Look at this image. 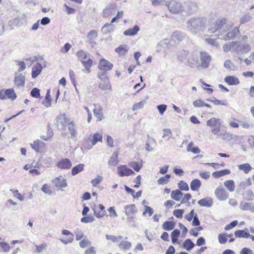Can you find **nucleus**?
I'll list each match as a JSON object with an SVG mask.
<instances>
[{"instance_id": "obj_1", "label": "nucleus", "mask_w": 254, "mask_h": 254, "mask_svg": "<svg viewBox=\"0 0 254 254\" xmlns=\"http://www.w3.org/2000/svg\"><path fill=\"white\" fill-rule=\"evenodd\" d=\"M206 19L203 17H193L186 22V29L190 32L196 34L205 28Z\"/></svg>"}, {"instance_id": "obj_2", "label": "nucleus", "mask_w": 254, "mask_h": 254, "mask_svg": "<svg viewBox=\"0 0 254 254\" xmlns=\"http://www.w3.org/2000/svg\"><path fill=\"white\" fill-rule=\"evenodd\" d=\"M166 5L172 13L179 14L183 11V4L178 0H171L166 2Z\"/></svg>"}, {"instance_id": "obj_3", "label": "nucleus", "mask_w": 254, "mask_h": 254, "mask_svg": "<svg viewBox=\"0 0 254 254\" xmlns=\"http://www.w3.org/2000/svg\"><path fill=\"white\" fill-rule=\"evenodd\" d=\"M183 11L187 15H191L196 13L198 10V5L194 1H188L183 4Z\"/></svg>"}, {"instance_id": "obj_4", "label": "nucleus", "mask_w": 254, "mask_h": 254, "mask_svg": "<svg viewBox=\"0 0 254 254\" xmlns=\"http://www.w3.org/2000/svg\"><path fill=\"white\" fill-rule=\"evenodd\" d=\"M221 124V120L216 118H212L206 122V125L212 128L211 132L214 134H217L220 132Z\"/></svg>"}, {"instance_id": "obj_5", "label": "nucleus", "mask_w": 254, "mask_h": 254, "mask_svg": "<svg viewBox=\"0 0 254 254\" xmlns=\"http://www.w3.org/2000/svg\"><path fill=\"white\" fill-rule=\"evenodd\" d=\"M16 97V94L13 88L0 90V99L1 100L9 99L11 101H14Z\"/></svg>"}, {"instance_id": "obj_6", "label": "nucleus", "mask_w": 254, "mask_h": 254, "mask_svg": "<svg viewBox=\"0 0 254 254\" xmlns=\"http://www.w3.org/2000/svg\"><path fill=\"white\" fill-rule=\"evenodd\" d=\"M227 19L222 18L217 19L208 28V32L209 33H214L221 29L227 23Z\"/></svg>"}, {"instance_id": "obj_7", "label": "nucleus", "mask_w": 254, "mask_h": 254, "mask_svg": "<svg viewBox=\"0 0 254 254\" xmlns=\"http://www.w3.org/2000/svg\"><path fill=\"white\" fill-rule=\"evenodd\" d=\"M62 234L65 237H64L60 239L61 241L65 245L69 243H71L73 241L74 235L67 230H63L62 231Z\"/></svg>"}, {"instance_id": "obj_8", "label": "nucleus", "mask_w": 254, "mask_h": 254, "mask_svg": "<svg viewBox=\"0 0 254 254\" xmlns=\"http://www.w3.org/2000/svg\"><path fill=\"white\" fill-rule=\"evenodd\" d=\"M239 29L238 27H235L229 32H228L225 35H221V37L220 39L224 40V41H229L231 39H234L235 38L236 35L239 33Z\"/></svg>"}, {"instance_id": "obj_9", "label": "nucleus", "mask_w": 254, "mask_h": 254, "mask_svg": "<svg viewBox=\"0 0 254 254\" xmlns=\"http://www.w3.org/2000/svg\"><path fill=\"white\" fill-rule=\"evenodd\" d=\"M215 194L216 197L221 201L225 200L229 197L228 192L221 187H219L216 189Z\"/></svg>"}, {"instance_id": "obj_10", "label": "nucleus", "mask_w": 254, "mask_h": 254, "mask_svg": "<svg viewBox=\"0 0 254 254\" xmlns=\"http://www.w3.org/2000/svg\"><path fill=\"white\" fill-rule=\"evenodd\" d=\"M200 55L201 66L203 68L208 67L211 60V56L205 52H201Z\"/></svg>"}, {"instance_id": "obj_11", "label": "nucleus", "mask_w": 254, "mask_h": 254, "mask_svg": "<svg viewBox=\"0 0 254 254\" xmlns=\"http://www.w3.org/2000/svg\"><path fill=\"white\" fill-rule=\"evenodd\" d=\"M33 149L37 152H42L45 150L46 144L41 140L37 139L31 144Z\"/></svg>"}, {"instance_id": "obj_12", "label": "nucleus", "mask_w": 254, "mask_h": 254, "mask_svg": "<svg viewBox=\"0 0 254 254\" xmlns=\"http://www.w3.org/2000/svg\"><path fill=\"white\" fill-rule=\"evenodd\" d=\"M52 182L58 189H62L67 186L66 181L62 176L55 178Z\"/></svg>"}, {"instance_id": "obj_13", "label": "nucleus", "mask_w": 254, "mask_h": 254, "mask_svg": "<svg viewBox=\"0 0 254 254\" xmlns=\"http://www.w3.org/2000/svg\"><path fill=\"white\" fill-rule=\"evenodd\" d=\"M118 173L121 177L129 176L135 174L131 169L125 165L120 166L118 168Z\"/></svg>"}, {"instance_id": "obj_14", "label": "nucleus", "mask_w": 254, "mask_h": 254, "mask_svg": "<svg viewBox=\"0 0 254 254\" xmlns=\"http://www.w3.org/2000/svg\"><path fill=\"white\" fill-rule=\"evenodd\" d=\"M251 50V47L248 43H245L242 45L240 44V42H238V44L236 48V53L244 54L247 53Z\"/></svg>"}, {"instance_id": "obj_15", "label": "nucleus", "mask_w": 254, "mask_h": 254, "mask_svg": "<svg viewBox=\"0 0 254 254\" xmlns=\"http://www.w3.org/2000/svg\"><path fill=\"white\" fill-rule=\"evenodd\" d=\"M71 166V162L68 158L62 159L57 164V167L61 169H69Z\"/></svg>"}, {"instance_id": "obj_16", "label": "nucleus", "mask_w": 254, "mask_h": 254, "mask_svg": "<svg viewBox=\"0 0 254 254\" xmlns=\"http://www.w3.org/2000/svg\"><path fill=\"white\" fill-rule=\"evenodd\" d=\"M93 210L95 215L97 217H102L105 215V208L102 204L95 205Z\"/></svg>"}, {"instance_id": "obj_17", "label": "nucleus", "mask_w": 254, "mask_h": 254, "mask_svg": "<svg viewBox=\"0 0 254 254\" xmlns=\"http://www.w3.org/2000/svg\"><path fill=\"white\" fill-rule=\"evenodd\" d=\"M237 44L238 42L237 41H233L226 43L223 46V51L226 53L230 51H235L236 52Z\"/></svg>"}, {"instance_id": "obj_18", "label": "nucleus", "mask_w": 254, "mask_h": 254, "mask_svg": "<svg viewBox=\"0 0 254 254\" xmlns=\"http://www.w3.org/2000/svg\"><path fill=\"white\" fill-rule=\"evenodd\" d=\"M25 77L21 73L16 74L14 79V84L17 87L24 86L25 84Z\"/></svg>"}, {"instance_id": "obj_19", "label": "nucleus", "mask_w": 254, "mask_h": 254, "mask_svg": "<svg viewBox=\"0 0 254 254\" xmlns=\"http://www.w3.org/2000/svg\"><path fill=\"white\" fill-rule=\"evenodd\" d=\"M224 81L229 85H236L240 83L238 77L232 75L226 76L224 78Z\"/></svg>"}, {"instance_id": "obj_20", "label": "nucleus", "mask_w": 254, "mask_h": 254, "mask_svg": "<svg viewBox=\"0 0 254 254\" xmlns=\"http://www.w3.org/2000/svg\"><path fill=\"white\" fill-rule=\"evenodd\" d=\"M102 135L100 133H95L92 136H90L89 141L91 143V145H95L98 142H102Z\"/></svg>"}, {"instance_id": "obj_21", "label": "nucleus", "mask_w": 254, "mask_h": 254, "mask_svg": "<svg viewBox=\"0 0 254 254\" xmlns=\"http://www.w3.org/2000/svg\"><path fill=\"white\" fill-rule=\"evenodd\" d=\"M198 203L201 206L210 207L213 205V200L211 197H207L199 200Z\"/></svg>"}, {"instance_id": "obj_22", "label": "nucleus", "mask_w": 254, "mask_h": 254, "mask_svg": "<svg viewBox=\"0 0 254 254\" xmlns=\"http://www.w3.org/2000/svg\"><path fill=\"white\" fill-rule=\"evenodd\" d=\"M185 37L184 34L180 31L174 32L171 36L172 41L175 43H179L183 40Z\"/></svg>"}, {"instance_id": "obj_23", "label": "nucleus", "mask_w": 254, "mask_h": 254, "mask_svg": "<svg viewBox=\"0 0 254 254\" xmlns=\"http://www.w3.org/2000/svg\"><path fill=\"white\" fill-rule=\"evenodd\" d=\"M129 50V47L127 45H121L119 47L115 49V51L120 56H125Z\"/></svg>"}, {"instance_id": "obj_24", "label": "nucleus", "mask_w": 254, "mask_h": 254, "mask_svg": "<svg viewBox=\"0 0 254 254\" xmlns=\"http://www.w3.org/2000/svg\"><path fill=\"white\" fill-rule=\"evenodd\" d=\"M140 28L138 26L135 25L132 28H129L124 31V34L126 36H132L137 34Z\"/></svg>"}, {"instance_id": "obj_25", "label": "nucleus", "mask_w": 254, "mask_h": 254, "mask_svg": "<svg viewBox=\"0 0 254 254\" xmlns=\"http://www.w3.org/2000/svg\"><path fill=\"white\" fill-rule=\"evenodd\" d=\"M42 66L41 64L37 63L33 66L32 69V76L33 78L36 77L41 72Z\"/></svg>"}, {"instance_id": "obj_26", "label": "nucleus", "mask_w": 254, "mask_h": 254, "mask_svg": "<svg viewBox=\"0 0 254 254\" xmlns=\"http://www.w3.org/2000/svg\"><path fill=\"white\" fill-rule=\"evenodd\" d=\"M52 97L50 94V90L48 89L47 91L45 99L42 102V104L47 108L51 106Z\"/></svg>"}, {"instance_id": "obj_27", "label": "nucleus", "mask_w": 254, "mask_h": 254, "mask_svg": "<svg viewBox=\"0 0 254 254\" xmlns=\"http://www.w3.org/2000/svg\"><path fill=\"white\" fill-rule=\"evenodd\" d=\"M125 210L126 215L127 216L132 215L134 214L137 211L135 205L134 204L126 205L125 207Z\"/></svg>"}, {"instance_id": "obj_28", "label": "nucleus", "mask_w": 254, "mask_h": 254, "mask_svg": "<svg viewBox=\"0 0 254 254\" xmlns=\"http://www.w3.org/2000/svg\"><path fill=\"white\" fill-rule=\"evenodd\" d=\"M231 173V171L229 169H224L220 171L214 172L212 173V176L214 178H219L221 177L224 176L226 175H229Z\"/></svg>"}, {"instance_id": "obj_29", "label": "nucleus", "mask_w": 254, "mask_h": 254, "mask_svg": "<svg viewBox=\"0 0 254 254\" xmlns=\"http://www.w3.org/2000/svg\"><path fill=\"white\" fill-rule=\"evenodd\" d=\"M201 185L199 180L195 179L193 180L190 184V189L192 191H197Z\"/></svg>"}, {"instance_id": "obj_30", "label": "nucleus", "mask_w": 254, "mask_h": 254, "mask_svg": "<svg viewBox=\"0 0 254 254\" xmlns=\"http://www.w3.org/2000/svg\"><path fill=\"white\" fill-rule=\"evenodd\" d=\"M183 195V193L179 190H173L171 193V197L172 199L176 200H180Z\"/></svg>"}, {"instance_id": "obj_31", "label": "nucleus", "mask_w": 254, "mask_h": 254, "mask_svg": "<svg viewBox=\"0 0 254 254\" xmlns=\"http://www.w3.org/2000/svg\"><path fill=\"white\" fill-rule=\"evenodd\" d=\"M240 208L243 210H250L252 212H254V205L251 203L244 202L241 203Z\"/></svg>"}, {"instance_id": "obj_32", "label": "nucleus", "mask_w": 254, "mask_h": 254, "mask_svg": "<svg viewBox=\"0 0 254 254\" xmlns=\"http://www.w3.org/2000/svg\"><path fill=\"white\" fill-rule=\"evenodd\" d=\"M224 186L230 192H233L235 189V185L234 182L232 180L226 181L224 183Z\"/></svg>"}, {"instance_id": "obj_33", "label": "nucleus", "mask_w": 254, "mask_h": 254, "mask_svg": "<svg viewBox=\"0 0 254 254\" xmlns=\"http://www.w3.org/2000/svg\"><path fill=\"white\" fill-rule=\"evenodd\" d=\"M233 236V235L232 234L229 235L226 233L220 234L218 237L219 243L221 244H224L227 241V237H232Z\"/></svg>"}, {"instance_id": "obj_34", "label": "nucleus", "mask_w": 254, "mask_h": 254, "mask_svg": "<svg viewBox=\"0 0 254 254\" xmlns=\"http://www.w3.org/2000/svg\"><path fill=\"white\" fill-rule=\"evenodd\" d=\"M98 67L100 69L103 70H107L110 69L109 62L104 59L100 60Z\"/></svg>"}, {"instance_id": "obj_35", "label": "nucleus", "mask_w": 254, "mask_h": 254, "mask_svg": "<svg viewBox=\"0 0 254 254\" xmlns=\"http://www.w3.org/2000/svg\"><path fill=\"white\" fill-rule=\"evenodd\" d=\"M235 236L236 238H248L250 237V235L249 232L242 230L236 231L235 232Z\"/></svg>"}, {"instance_id": "obj_36", "label": "nucleus", "mask_w": 254, "mask_h": 254, "mask_svg": "<svg viewBox=\"0 0 254 254\" xmlns=\"http://www.w3.org/2000/svg\"><path fill=\"white\" fill-rule=\"evenodd\" d=\"M252 19V15L250 13L243 15L240 18V24H244L249 22Z\"/></svg>"}, {"instance_id": "obj_37", "label": "nucleus", "mask_w": 254, "mask_h": 254, "mask_svg": "<svg viewBox=\"0 0 254 254\" xmlns=\"http://www.w3.org/2000/svg\"><path fill=\"white\" fill-rule=\"evenodd\" d=\"M175 224L173 221H166L162 225V228L166 231H171L175 228Z\"/></svg>"}, {"instance_id": "obj_38", "label": "nucleus", "mask_w": 254, "mask_h": 254, "mask_svg": "<svg viewBox=\"0 0 254 254\" xmlns=\"http://www.w3.org/2000/svg\"><path fill=\"white\" fill-rule=\"evenodd\" d=\"M238 168L239 170L243 171L245 174L249 173L252 170V167L248 163L238 165Z\"/></svg>"}, {"instance_id": "obj_39", "label": "nucleus", "mask_w": 254, "mask_h": 254, "mask_svg": "<svg viewBox=\"0 0 254 254\" xmlns=\"http://www.w3.org/2000/svg\"><path fill=\"white\" fill-rule=\"evenodd\" d=\"M129 166L132 168L135 171L139 172L142 167V162L140 161L138 162H130L128 163Z\"/></svg>"}, {"instance_id": "obj_40", "label": "nucleus", "mask_w": 254, "mask_h": 254, "mask_svg": "<svg viewBox=\"0 0 254 254\" xmlns=\"http://www.w3.org/2000/svg\"><path fill=\"white\" fill-rule=\"evenodd\" d=\"M84 167V165L83 164H79L74 166L71 170V174L73 176L77 175L83 170Z\"/></svg>"}, {"instance_id": "obj_41", "label": "nucleus", "mask_w": 254, "mask_h": 254, "mask_svg": "<svg viewBox=\"0 0 254 254\" xmlns=\"http://www.w3.org/2000/svg\"><path fill=\"white\" fill-rule=\"evenodd\" d=\"M93 64V61L91 59H88L82 63V65L85 68V69L88 73L90 72V68L92 66Z\"/></svg>"}, {"instance_id": "obj_42", "label": "nucleus", "mask_w": 254, "mask_h": 254, "mask_svg": "<svg viewBox=\"0 0 254 254\" xmlns=\"http://www.w3.org/2000/svg\"><path fill=\"white\" fill-rule=\"evenodd\" d=\"M76 56L78 59L81 62L87 60V54L83 51L80 50L76 53Z\"/></svg>"}, {"instance_id": "obj_43", "label": "nucleus", "mask_w": 254, "mask_h": 254, "mask_svg": "<svg viewBox=\"0 0 254 254\" xmlns=\"http://www.w3.org/2000/svg\"><path fill=\"white\" fill-rule=\"evenodd\" d=\"M193 142L192 141L190 142L188 144L187 148V150L188 152H191L193 154H198L200 152V150L197 147H192L193 146Z\"/></svg>"}, {"instance_id": "obj_44", "label": "nucleus", "mask_w": 254, "mask_h": 254, "mask_svg": "<svg viewBox=\"0 0 254 254\" xmlns=\"http://www.w3.org/2000/svg\"><path fill=\"white\" fill-rule=\"evenodd\" d=\"M183 247L187 251H190L194 247V244L190 239H188L183 243Z\"/></svg>"}, {"instance_id": "obj_45", "label": "nucleus", "mask_w": 254, "mask_h": 254, "mask_svg": "<svg viewBox=\"0 0 254 254\" xmlns=\"http://www.w3.org/2000/svg\"><path fill=\"white\" fill-rule=\"evenodd\" d=\"M224 66L230 70H235L237 69V66L230 60H226L224 63Z\"/></svg>"}, {"instance_id": "obj_46", "label": "nucleus", "mask_w": 254, "mask_h": 254, "mask_svg": "<svg viewBox=\"0 0 254 254\" xmlns=\"http://www.w3.org/2000/svg\"><path fill=\"white\" fill-rule=\"evenodd\" d=\"M189 55V52L186 50L181 51L178 55L179 61L181 62H184L187 59Z\"/></svg>"}, {"instance_id": "obj_47", "label": "nucleus", "mask_w": 254, "mask_h": 254, "mask_svg": "<svg viewBox=\"0 0 254 254\" xmlns=\"http://www.w3.org/2000/svg\"><path fill=\"white\" fill-rule=\"evenodd\" d=\"M119 248L123 250H128L131 247V243L126 241H122L119 245Z\"/></svg>"}, {"instance_id": "obj_48", "label": "nucleus", "mask_w": 254, "mask_h": 254, "mask_svg": "<svg viewBox=\"0 0 254 254\" xmlns=\"http://www.w3.org/2000/svg\"><path fill=\"white\" fill-rule=\"evenodd\" d=\"M180 231L178 229H175L171 233V239L172 242L173 244L175 243L177 241L178 238L180 236Z\"/></svg>"}, {"instance_id": "obj_49", "label": "nucleus", "mask_w": 254, "mask_h": 254, "mask_svg": "<svg viewBox=\"0 0 254 254\" xmlns=\"http://www.w3.org/2000/svg\"><path fill=\"white\" fill-rule=\"evenodd\" d=\"M94 114L98 121H100L103 118V114L102 110L100 108H95L94 110Z\"/></svg>"}, {"instance_id": "obj_50", "label": "nucleus", "mask_w": 254, "mask_h": 254, "mask_svg": "<svg viewBox=\"0 0 254 254\" xmlns=\"http://www.w3.org/2000/svg\"><path fill=\"white\" fill-rule=\"evenodd\" d=\"M244 197L247 200H253L254 199V194L252 190H249L244 193Z\"/></svg>"}, {"instance_id": "obj_51", "label": "nucleus", "mask_w": 254, "mask_h": 254, "mask_svg": "<svg viewBox=\"0 0 254 254\" xmlns=\"http://www.w3.org/2000/svg\"><path fill=\"white\" fill-rule=\"evenodd\" d=\"M171 177V175L169 174L166 175L164 177H161L157 181L159 185H165L167 184Z\"/></svg>"}, {"instance_id": "obj_52", "label": "nucleus", "mask_w": 254, "mask_h": 254, "mask_svg": "<svg viewBox=\"0 0 254 254\" xmlns=\"http://www.w3.org/2000/svg\"><path fill=\"white\" fill-rule=\"evenodd\" d=\"M179 188L182 190L188 191L189 190V187L187 183L184 181H181L178 183Z\"/></svg>"}, {"instance_id": "obj_53", "label": "nucleus", "mask_w": 254, "mask_h": 254, "mask_svg": "<svg viewBox=\"0 0 254 254\" xmlns=\"http://www.w3.org/2000/svg\"><path fill=\"white\" fill-rule=\"evenodd\" d=\"M91 245V242L87 239H83L79 242L81 248H85Z\"/></svg>"}, {"instance_id": "obj_54", "label": "nucleus", "mask_w": 254, "mask_h": 254, "mask_svg": "<svg viewBox=\"0 0 254 254\" xmlns=\"http://www.w3.org/2000/svg\"><path fill=\"white\" fill-rule=\"evenodd\" d=\"M10 191H11L14 197L18 198L19 200L22 201L24 199V197L22 195L18 192V190H17L10 189Z\"/></svg>"}, {"instance_id": "obj_55", "label": "nucleus", "mask_w": 254, "mask_h": 254, "mask_svg": "<svg viewBox=\"0 0 254 254\" xmlns=\"http://www.w3.org/2000/svg\"><path fill=\"white\" fill-rule=\"evenodd\" d=\"M31 96L33 97L38 98L40 97V90L37 88H34L30 92Z\"/></svg>"}, {"instance_id": "obj_56", "label": "nucleus", "mask_w": 254, "mask_h": 254, "mask_svg": "<svg viewBox=\"0 0 254 254\" xmlns=\"http://www.w3.org/2000/svg\"><path fill=\"white\" fill-rule=\"evenodd\" d=\"M102 177L98 176L95 179L92 180L91 183L94 187H97L99 186V185L102 181Z\"/></svg>"}, {"instance_id": "obj_57", "label": "nucleus", "mask_w": 254, "mask_h": 254, "mask_svg": "<svg viewBox=\"0 0 254 254\" xmlns=\"http://www.w3.org/2000/svg\"><path fill=\"white\" fill-rule=\"evenodd\" d=\"M47 135H42L41 136V138L44 140H45V141H47V140H49V139H50L53 135V131L51 129H48V131H47Z\"/></svg>"}, {"instance_id": "obj_58", "label": "nucleus", "mask_w": 254, "mask_h": 254, "mask_svg": "<svg viewBox=\"0 0 254 254\" xmlns=\"http://www.w3.org/2000/svg\"><path fill=\"white\" fill-rule=\"evenodd\" d=\"M41 190L42 191H43L44 193L51 194L52 193V190L51 189V188L50 186H49L48 184H44L41 188Z\"/></svg>"}, {"instance_id": "obj_59", "label": "nucleus", "mask_w": 254, "mask_h": 254, "mask_svg": "<svg viewBox=\"0 0 254 254\" xmlns=\"http://www.w3.org/2000/svg\"><path fill=\"white\" fill-rule=\"evenodd\" d=\"M144 104L145 102L144 101H141L138 103H136L133 105L132 109L133 111H135L141 109L143 107Z\"/></svg>"}, {"instance_id": "obj_60", "label": "nucleus", "mask_w": 254, "mask_h": 254, "mask_svg": "<svg viewBox=\"0 0 254 254\" xmlns=\"http://www.w3.org/2000/svg\"><path fill=\"white\" fill-rule=\"evenodd\" d=\"M68 128L70 132L71 136L75 137L76 135V131L74 126L72 123H69L68 125Z\"/></svg>"}, {"instance_id": "obj_61", "label": "nucleus", "mask_w": 254, "mask_h": 254, "mask_svg": "<svg viewBox=\"0 0 254 254\" xmlns=\"http://www.w3.org/2000/svg\"><path fill=\"white\" fill-rule=\"evenodd\" d=\"M205 41L209 45H211L214 47H218L219 44L216 41V39H211V38H207L205 39Z\"/></svg>"}, {"instance_id": "obj_62", "label": "nucleus", "mask_w": 254, "mask_h": 254, "mask_svg": "<svg viewBox=\"0 0 254 254\" xmlns=\"http://www.w3.org/2000/svg\"><path fill=\"white\" fill-rule=\"evenodd\" d=\"M75 235L76 237V240L79 241L81 240L84 237L83 233L80 230L77 229L75 231Z\"/></svg>"}, {"instance_id": "obj_63", "label": "nucleus", "mask_w": 254, "mask_h": 254, "mask_svg": "<svg viewBox=\"0 0 254 254\" xmlns=\"http://www.w3.org/2000/svg\"><path fill=\"white\" fill-rule=\"evenodd\" d=\"M84 254H96V249L94 246H90L84 252Z\"/></svg>"}, {"instance_id": "obj_64", "label": "nucleus", "mask_w": 254, "mask_h": 254, "mask_svg": "<svg viewBox=\"0 0 254 254\" xmlns=\"http://www.w3.org/2000/svg\"><path fill=\"white\" fill-rule=\"evenodd\" d=\"M240 254H254L253 251L251 249L248 248H243L241 250Z\"/></svg>"}]
</instances>
